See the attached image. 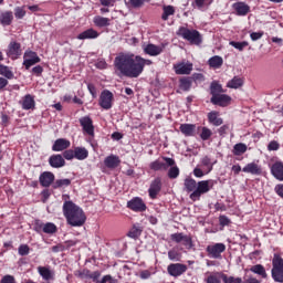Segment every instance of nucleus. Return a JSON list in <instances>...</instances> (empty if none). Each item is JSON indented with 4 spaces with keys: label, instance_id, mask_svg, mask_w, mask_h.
<instances>
[{
    "label": "nucleus",
    "instance_id": "obj_1",
    "mask_svg": "<svg viewBox=\"0 0 283 283\" xmlns=\"http://www.w3.org/2000/svg\"><path fill=\"white\" fill-rule=\"evenodd\" d=\"M114 70L116 76L127 78H138V63L134 53L120 52L114 60Z\"/></svg>",
    "mask_w": 283,
    "mask_h": 283
},
{
    "label": "nucleus",
    "instance_id": "obj_2",
    "mask_svg": "<svg viewBox=\"0 0 283 283\" xmlns=\"http://www.w3.org/2000/svg\"><path fill=\"white\" fill-rule=\"evenodd\" d=\"M217 181L213 179H208V180H201V181H196V179L192 178H186L184 181V187L185 191L190 193L189 198L193 202L196 200H200L205 193H209L213 187H216Z\"/></svg>",
    "mask_w": 283,
    "mask_h": 283
},
{
    "label": "nucleus",
    "instance_id": "obj_3",
    "mask_svg": "<svg viewBox=\"0 0 283 283\" xmlns=\"http://www.w3.org/2000/svg\"><path fill=\"white\" fill-rule=\"evenodd\" d=\"M63 214L70 227H83V224H85V220H87L83 209L72 201H65L63 203Z\"/></svg>",
    "mask_w": 283,
    "mask_h": 283
},
{
    "label": "nucleus",
    "instance_id": "obj_4",
    "mask_svg": "<svg viewBox=\"0 0 283 283\" xmlns=\"http://www.w3.org/2000/svg\"><path fill=\"white\" fill-rule=\"evenodd\" d=\"M178 35L189 41L192 45H200L202 43V35L197 30H189L185 27L179 28Z\"/></svg>",
    "mask_w": 283,
    "mask_h": 283
},
{
    "label": "nucleus",
    "instance_id": "obj_5",
    "mask_svg": "<svg viewBox=\"0 0 283 283\" xmlns=\"http://www.w3.org/2000/svg\"><path fill=\"white\" fill-rule=\"evenodd\" d=\"M271 273L274 282L283 283V259L277 253L272 259Z\"/></svg>",
    "mask_w": 283,
    "mask_h": 283
},
{
    "label": "nucleus",
    "instance_id": "obj_6",
    "mask_svg": "<svg viewBox=\"0 0 283 283\" xmlns=\"http://www.w3.org/2000/svg\"><path fill=\"white\" fill-rule=\"evenodd\" d=\"M164 161H160V159H156L155 161H151L149 164V168L153 171H167V169H169V167H174V165H176V160L174 158H169V157H163Z\"/></svg>",
    "mask_w": 283,
    "mask_h": 283
},
{
    "label": "nucleus",
    "instance_id": "obj_7",
    "mask_svg": "<svg viewBox=\"0 0 283 283\" xmlns=\"http://www.w3.org/2000/svg\"><path fill=\"white\" fill-rule=\"evenodd\" d=\"M209 258L213 260H222V253L227 251V245L224 243H214L212 245H208L206 249Z\"/></svg>",
    "mask_w": 283,
    "mask_h": 283
},
{
    "label": "nucleus",
    "instance_id": "obj_8",
    "mask_svg": "<svg viewBox=\"0 0 283 283\" xmlns=\"http://www.w3.org/2000/svg\"><path fill=\"white\" fill-rule=\"evenodd\" d=\"M172 69L175 70V74L189 75L191 72H193V63L189 61H182L174 64Z\"/></svg>",
    "mask_w": 283,
    "mask_h": 283
},
{
    "label": "nucleus",
    "instance_id": "obj_9",
    "mask_svg": "<svg viewBox=\"0 0 283 283\" xmlns=\"http://www.w3.org/2000/svg\"><path fill=\"white\" fill-rule=\"evenodd\" d=\"M36 63H41V57L34 51H27L23 55V65L25 70H30L32 65H36Z\"/></svg>",
    "mask_w": 283,
    "mask_h": 283
},
{
    "label": "nucleus",
    "instance_id": "obj_10",
    "mask_svg": "<svg viewBox=\"0 0 283 283\" xmlns=\"http://www.w3.org/2000/svg\"><path fill=\"white\" fill-rule=\"evenodd\" d=\"M127 208L130 211H135L136 213H143V211H147V205L145 201L140 199V197H135L127 202Z\"/></svg>",
    "mask_w": 283,
    "mask_h": 283
},
{
    "label": "nucleus",
    "instance_id": "obj_11",
    "mask_svg": "<svg viewBox=\"0 0 283 283\" xmlns=\"http://www.w3.org/2000/svg\"><path fill=\"white\" fill-rule=\"evenodd\" d=\"M168 275L171 277H180L184 273H187V265L182 263H170L167 266Z\"/></svg>",
    "mask_w": 283,
    "mask_h": 283
},
{
    "label": "nucleus",
    "instance_id": "obj_12",
    "mask_svg": "<svg viewBox=\"0 0 283 283\" xmlns=\"http://www.w3.org/2000/svg\"><path fill=\"white\" fill-rule=\"evenodd\" d=\"M161 189L163 180L160 179V177H157L150 182V187L148 189L149 198H151V200H156Z\"/></svg>",
    "mask_w": 283,
    "mask_h": 283
},
{
    "label": "nucleus",
    "instance_id": "obj_13",
    "mask_svg": "<svg viewBox=\"0 0 283 283\" xmlns=\"http://www.w3.org/2000/svg\"><path fill=\"white\" fill-rule=\"evenodd\" d=\"M114 101V94L109 91H103L99 96V106L103 109H112V103Z\"/></svg>",
    "mask_w": 283,
    "mask_h": 283
},
{
    "label": "nucleus",
    "instance_id": "obj_14",
    "mask_svg": "<svg viewBox=\"0 0 283 283\" xmlns=\"http://www.w3.org/2000/svg\"><path fill=\"white\" fill-rule=\"evenodd\" d=\"M144 52L145 54H148V56H160V54L165 52V44H147L144 46Z\"/></svg>",
    "mask_w": 283,
    "mask_h": 283
},
{
    "label": "nucleus",
    "instance_id": "obj_15",
    "mask_svg": "<svg viewBox=\"0 0 283 283\" xmlns=\"http://www.w3.org/2000/svg\"><path fill=\"white\" fill-rule=\"evenodd\" d=\"M210 103H212V105H219V107H227L228 105H231V96L227 94H219L217 96H212Z\"/></svg>",
    "mask_w": 283,
    "mask_h": 283
},
{
    "label": "nucleus",
    "instance_id": "obj_16",
    "mask_svg": "<svg viewBox=\"0 0 283 283\" xmlns=\"http://www.w3.org/2000/svg\"><path fill=\"white\" fill-rule=\"evenodd\" d=\"M270 171L276 180H280V182H283V163L282 161L274 163L271 166Z\"/></svg>",
    "mask_w": 283,
    "mask_h": 283
},
{
    "label": "nucleus",
    "instance_id": "obj_17",
    "mask_svg": "<svg viewBox=\"0 0 283 283\" xmlns=\"http://www.w3.org/2000/svg\"><path fill=\"white\" fill-rule=\"evenodd\" d=\"M7 54L10 59H19L21 56V43L10 42Z\"/></svg>",
    "mask_w": 283,
    "mask_h": 283
},
{
    "label": "nucleus",
    "instance_id": "obj_18",
    "mask_svg": "<svg viewBox=\"0 0 283 283\" xmlns=\"http://www.w3.org/2000/svg\"><path fill=\"white\" fill-rule=\"evenodd\" d=\"M233 10H235L238 17H247L251 12V7L245 2H235L232 4Z\"/></svg>",
    "mask_w": 283,
    "mask_h": 283
},
{
    "label": "nucleus",
    "instance_id": "obj_19",
    "mask_svg": "<svg viewBox=\"0 0 283 283\" xmlns=\"http://www.w3.org/2000/svg\"><path fill=\"white\" fill-rule=\"evenodd\" d=\"M70 145H72V143H70L69 139L59 138L54 142L52 151H65V149H70Z\"/></svg>",
    "mask_w": 283,
    "mask_h": 283
},
{
    "label": "nucleus",
    "instance_id": "obj_20",
    "mask_svg": "<svg viewBox=\"0 0 283 283\" xmlns=\"http://www.w3.org/2000/svg\"><path fill=\"white\" fill-rule=\"evenodd\" d=\"M49 165L53 167V169H61V167H65V159L62 155H52L49 158Z\"/></svg>",
    "mask_w": 283,
    "mask_h": 283
},
{
    "label": "nucleus",
    "instance_id": "obj_21",
    "mask_svg": "<svg viewBox=\"0 0 283 283\" xmlns=\"http://www.w3.org/2000/svg\"><path fill=\"white\" fill-rule=\"evenodd\" d=\"M80 124L83 127V130L86 132L88 136H94V124H92V118L82 117Z\"/></svg>",
    "mask_w": 283,
    "mask_h": 283
},
{
    "label": "nucleus",
    "instance_id": "obj_22",
    "mask_svg": "<svg viewBox=\"0 0 283 283\" xmlns=\"http://www.w3.org/2000/svg\"><path fill=\"white\" fill-rule=\"evenodd\" d=\"M242 171L244 174H251L252 176H261L262 175V167H260L255 163H250L245 167H243Z\"/></svg>",
    "mask_w": 283,
    "mask_h": 283
},
{
    "label": "nucleus",
    "instance_id": "obj_23",
    "mask_svg": "<svg viewBox=\"0 0 283 283\" xmlns=\"http://www.w3.org/2000/svg\"><path fill=\"white\" fill-rule=\"evenodd\" d=\"M54 175L51 171H44L40 175L39 180L42 187H50L54 182Z\"/></svg>",
    "mask_w": 283,
    "mask_h": 283
},
{
    "label": "nucleus",
    "instance_id": "obj_24",
    "mask_svg": "<svg viewBox=\"0 0 283 283\" xmlns=\"http://www.w3.org/2000/svg\"><path fill=\"white\" fill-rule=\"evenodd\" d=\"M104 165L107 169H116L120 165V157L116 155H109L104 159Z\"/></svg>",
    "mask_w": 283,
    "mask_h": 283
},
{
    "label": "nucleus",
    "instance_id": "obj_25",
    "mask_svg": "<svg viewBox=\"0 0 283 283\" xmlns=\"http://www.w3.org/2000/svg\"><path fill=\"white\" fill-rule=\"evenodd\" d=\"M12 21H14V14L12 11H2L0 12V23L4 28L8 25H12Z\"/></svg>",
    "mask_w": 283,
    "mask_h": 283
},
{
    "label": "nucleus",
    "instance_id": "obj_26",
    "mask_svg": "<svg viewBox=\"0 0 283 283\" xmlns=\"http://www.w3.org/2000/svg\"><path fill=\"white\" fill-rule=\"evenodd\" d=\"M38 273L39 275H41L43 280H45V282H50V280H54V271H52L48 266H39Z\"/></svg>",
    "mask_w": 283,
    "mask_h": 283
},
{
    "label": "nucleus",
    "instance_id": "obj_27",
    "mask_svg": "<svg viewBox=\"0 0 283 283\" xmlns=\"http://www.w3.org/2000/svg\"><path fill=\"white\" fill-rule=\"evenodd\" d=\"M93 23L96 28H109V25H112V20L102 15H95L93 18Z\"/></svg>",
    "mask_w": 283,
    "mask_h": 283
},
{
    "label": "nucleus",
    "instance_id": "obj_28",
    "mask_svg": "<svg viewBox=\"0 0 283 283\" xmlns=\"http://www.w3.org/2000/svg\"><path fill=\"white\" fill-rule=\"evenodd\" d=\"M98 36H101V33H98V31H96L94 29H88V30H85L84 32L80 33L77 35V39L80 41H85V39H98Z\"/></svg>",
    "mask_w": 283,
    "mask_h": 283
},
{
    "label": "nucleus",
    "instance_id": "obj_29",
    "mask_svg": "<svg viewBox=\"0 0 283 283\" xmlns=\"http://www.w3.org/2000/svg\"><path fill=\"white\" fill-rule=\"evenodd\" d=\"M224 279V273L222 272H212L209 273L208 276L205 279L206 283H222Z\"/></svg>",
    "mask_w": 283,
    "mask_h": 283
},
{
    "label": "nucleus",
    "instance_id": "obj_30",
    "mask_svg": "<svg viewBox=\"0 0 283 283\" xmlns=\"http://www.w3.org/2000/svg\"><path fill=\"white\" fill-rule=\"evenodd\" d=\"M208 122L210 123V125H213L214 127H220V125H222L223 123L222 118L220 117V114L216 111L208 113Z\"/></svg>",
    "mask_w": 283,
    "mask_h": 283
},
{
    "label": "nucleus",
    "instance_id": "obj_31",
    "mask_svg": "<svg viewBox=\"0 0 283 283\" xmlns=\"http://www.w3.org/2000/svg\"><path fill=\"white\" fill-rule=\"evenodd\" d=\"M181 134L187 137L196 135V125L195 124H181L179 127Z\"/></svg>",
    "mask_w": 283,
    "mask_h": 283
},
{
    "label": "nucleus",
    "instance_id": "obj_32",
    "mask_svg": "<svg viewBox=\"0 0 283 283\" xmlns=\"http://www.w3.org/2000/svg\"><path fill=\"white\" fill-rule=\"evenodd\" d=\"M224 63V60L220 55H214L208 60V65L213 70H220Z\"/></svg>",
    "mask_w": 283,
    "mask_h": 283
},
{
    "label": "nucleus",
    "instance_id": "obj_33",
    "mask_svg": "<svg viewBox=\"0 0 283 283\" xmlns=\"http://www.w3.org/2000/svg\"><path fill=\"white\" fill-rule=\"evenodd\" d=\"M137 59V71L139 76L143 74L144 70H145V65H151V60H146L143 59L140 55H136Z\"/></svg>",
    "mask_w": 283,
    "mask_h": 283
},
{
    "label": "nucleus",
    "instance_id": "obj_34",
    "mask_svg": "<svg viewBox=\"0 0 283 283\" xmlns=\"http://www.w3.org/2000/svg\"><path fill=\"white\" fill-rule=\"evenodd\" d=\"M34 97L32 95L28 94L22 99V109H34Z\"/></svg>",
    "mask_w": 283,
    "mask_h": 283
},
{
    "label": "nucleus",
    "instance_id": "obj_35",
    "mask_svg": "<svg viewBox=\"0 0 283 283\" xmlns=\"http://www.w3.org/2000/svg\"><path fill=\"white\" fill-rule=\"evenodd\" d=\"M74 151L76 160H85L90 156V151L85 147H75Z\"/></svg>",
    "mask_w": 283,
    "mask_h": 283
},
{
    "label": "nucleus",
    "instance_id": "obj_36",
    "mask_svg": "<svg viewBox=\"0 0 283 283\" xmlns=\"http://www.w3.org/2000/svg\"><path fill=\"white\" fill-rule=\"evenodd\" d=\"M163 10H164L161 14L163 21H168L169 17H174V14H176V9L174 8V6H164Z\"/></svg>",
    "mask_w": 283,
    "mask_h": 283
},
{
    "label": "nucleus",
    "instance_id": "obj_37",
    "mask_svg": "<svg viewBox=\"0 0 283 283\" xmlns=\"http://www.w3.org/2000/svg\"><path fill=\"white\" fill-rule=\"evenodd\" d=\"M251 273H255V275H260L263 279H266V269H264V265L256 264L250 268Z\"/></svg>",
    "mask_w": 283,
    "mask_h": 283
},
{
    "label": "nucleus",
    "instance_id": "obj_38",
    "mask_svg": "<svg viewBox=\"0 0 283 283\" xmlns=\"http://www.w3.org/2000/svg\"><path fill=\"white\" fill-rule=\"evenodd\" d=\"M0 75L4 76V78L12 81L14 78V73L12 70L9 69V66H6L3 64H0Z\"/></svg>",
    "mask_w": 283,
    "mask_h": 283
},
{
    "label": "nucleus",
    "instance_id": "obj_39",
    "mask_svg": "<svg viewBox=\"0 0 283 283\" xmlns=\"http://www.w3.org/2000/svg\"><path fill=\"white\" fill-rule=\"evenodd\" d=\"M222 93H224V90H222V85L218 84V82H212L210 85V94L212 96H218Z\"/></svg>",
    "mask_w": 283,
    "mask_h": 283
},
{
    "label": "nucleus",
    "instance_id": "obj_40",
    "mask_svg": "<svg viewBox=\"0 0 283 283\" xmlns=\"http://www.w3.org/2000/svg\"><path fill=\"white\" fill-rule=\"evenodd\" d=\"M232 154L234 156H242V154H247L245 144L239 143L233 146Z\"/></svg>",
    "mask_w": 283,
    "mask_h": 283
},
{
    "label": "nucleus",
    "instance_id": "obj_41",
    "mask_svg": "<svg viewBox=\"0 0 283 283\" xmlns=\"http://www.w3.org/2000/svg\"><path fill=\"white\" fill-rule=\"evenodd\" d=\"M72 185V180L70 179H57L53 184V189H63L65 187H70Z\"/></svg>",
    "mask_w": 283,
    "mask_h": 283
},
{
    "label": "nucleus",
    "instance_id": "obj_42",
    "mask_svg": "<svg viewBox=\"0 0 283 283\" xmlns=\"http://www.w3.org/2000/svg\"><path fill=\"white\" fill-rule=\"evenodd\" d=\"M227 87H230V90H238V87H242V78L234 76L228 82Z\"/></svg>",
    "mask_w": 283,
    "mask_h": 283
},
{
    "label": "nucleus",
    "instance_id": "obj_43",
    "mask_svg": "<svg viewBox=\"0 0 283 283\" xmlns=\"http://www.w3.org/2000/svg\"><path fill=\"white\" fill-rule=\"evenodd\" d=\"M191 80L189 77H182L179 81V87L180 90H182L184 92H189V90H191Z\"/></svg>",
    "mask_w": 283,
    "mask_h": 283
},
{
    "label": "nucleus",
    "instance_id": "obj_44",
    "mask_svg": "<svg viewBox=\"0 0 283 283\" xmlns=\"http://www.w3.org/2000/svg\"><path fill=\"white\" fill-rule=\"evenodd\" d=\"M169 170H168V178H170V180H176V178H178L180 176V168H178V166H176V164L174 166H169Z\"/></svg>",
    "mask_w": 283,
    "mask_h": 283
},
{
    "label": "nucleus",
    "instance_id": "obj_45",
    "mask_svg": "<svg viewBox=\"0 0 283 283\" xmlns=\"http://www.w3.org/2000/svg\"><path fill=\"white\" fill-rule=\"evenodd\" d=\"M229 45H231L235 50H239V52H243L244 48H249V42H247V41H243V42L230 41Z\"/></svg>",
    "mask_w": 283,
    "mask_h": 283
},
{
    "label": "nucleus",
    "instance_id": "obj_46",
    "mask_svg": "<svg viewBox=\"0 0 283 283\" xmlns=\"http://www.w3.org/2000/svg\"><path fill=\"white\" fill-rule=\"evenodd\" d=\"M42 231L44 233H49V234L56 233V224H54L52 222H48V223L43 224Z\"/></svg>",
    "mask_w": 283,
    "mask_h": 283
},
{
    "label": "nucleus",
    "instance_id": "obj_47",
    "mask_svg": "<svg viewBox=\"0 0 283 283\" xmlns=\"http://www.w3.org/2000/svg\"><path fill=\"white\" fill-rule=\"evenodd\" d=\"M180 252H178L177 250H169L168 251V259L171 261V262H180Z\"/></svg>",
    "mask_w": 283,
    "mask_h": 283
},
{
    "label": "nucleus",
    "instance_id": "obj_48",
    "mask_svg": "<svg viewBox=\"0 0 283 283\" xmlns=\"http://www.w3.org/2000/svg\"><path fill=\"white\" fill-rule=\"evenodd\" d=\"M211 136H213V132H211V129H209L208 127L201 128V134H200L201 140H209Z\"/></svg>",
    "mask_w": 283,
    "mask_h": 283
},
{
    "label": "nucleus",
    "instance_id": "obj_49",
    "mask_svg": "<svg viewBox=\"0 0 283 283\" xmlns=\"http://www.w3.org/2000/svg\"><path fill=\"white\" fill-rule=\"evenodd\" d=\"M187 234L182 233V232H178V233H172L170 235V239L172 240V242H176V244H180V242H182V240H185V237Z\"/></svg>",
    "mask_w": 283,
    "mask_h": 283
},
{
    "label": "nucleus",
    "instance_id": "obj_50",
    "mask_svg": "<svg viewBox=\"0 0 283 283\" xmlns=\"http://www.w3.org/2000/svg\"><path fill=\"white\" fill-rule=\"evenodd\" d=\"M186 249L191 250L193 249V239H191L190 235L184 237V240L181 241Z\"/></svg>",
    "mask_w": 283,
    "mask_h": 283
},
{
    "label": "nucleus",
    "instance_id": "obj_51",
    "mask_svg": "<svg viewBox=\"0 0 283 283\" xmlns=\"http://www.w3.org/2000/svg\"><path fill=\"white\" fill-rule=\"evenodd\" d=\"M223 283H242V277H234L223 274Z\"/></svg>",
    "mask_w": 283,
    "mask_h": 283
},
{
    "label": "nucleus",
    "instance_id": "obj_52",
    "mask_svg": "<svg viewBox=\"0 0 283 283\" xmlns=\"http://www.w3.org/2000/svg\"><path fill=\"white\" fill-rule=\"evenodd\" d=\"M63 158H65V160H74L75 150L74 149L73 150L72 149L64 150Z\"/></svg>",
    "mask_w": 283,
    "mask_h": 283
},
{
    "label": "nucleus",
    "instance_id": "obj_53",
    "mask_svg": "<svg viewBox=\"0 0 283 283\" xmlns=\"http://www.w3.org/2000/svg\"><path fill=\"white\" fill-rule=\"evenodd\" d=\"M219 224L221 227H229V224H231V219H229V217L222 214L219 217Z\"/></svg>",
    "mask_w": 283,
    "mask_h": 283
},
{
    "label": "nucleus",
    "instance_id": "obj_54",
    "mask_svg": "<svg viewBox=\"0 0 283 283\" xmlns=\"http://www.w3.org/2000/svg\"><path fill=\"white\" fill-rule=\"evenodd\" d=\"M201 163L203 167H208V171L206 174H209L213 170V166L211 165V159L209 157H203Z\"/></svg>",
    "mask_w": 283,
    "mask_h": 283
},
{
    "label": "nucleus",
    "instance_id": "obj_55",
    "mask_svg": "<svg viewBox=\"0 0 283 283\" xmlns=\"http://www.w3.org/2000/svg\"><path fill=\"white\" fill-rule=\"evenodd\" d=\"M19 255H28L30 253V247L28 244H21L18 249Z\"/></svg>",
    "mask_w": 283,
    "mask_h": 283
},
{
    "label": "nucleus",
    "instance_id": "obj_56",
    "mask_svg": "<svg viewBox=\"0 0 283 283\" xmlns=\"http://www.w3.org/2000/svg\"><path fill=\"white\" fill-rule=\"evenodd\" d=\"M14 17L15 19H23V17H25V11L23 10L22 7H17L14 9Z\"/></svg>",
    "mask_w": 283,
    "mask_h": 283
},
{
    "label": "nucleus",
    "instance_id": "obj_57",
    "mask_svg": "<svg viewBox=\"0 0 283 283\" xmlns=\"http://www.w3.org/2000/svg\"><path fill=\"white\" fill-rule=\"evenodd\" d=\"M277 149H280V143H277L276 140H272L269 143L268 145L269 151H277Z\"/></svg>",
    "mask_w": 283,
    "mask_h": 283
},
{
    "label": "nucleus",
    "instance_id": "obj_58",
    "mask_svg": "<svg viewBox=\"0 0 283 283\" xmlns=\"http://www.w3.org/2000/svg\"><path fill=\"white\" fill-rule=\"evenodd\" d=\"M262 36H264V31L252 32L250 34L251 41H260V39H262Z\"/></svg>",
    "mask_w": 283,
    "mask_h": 283
},
{
    "label": "nucleus",
    "instance_id": "obj_59",
    "mask_svg": "<svg viewBox=\"0 0 283 283\" xmlns=\"http://www.w3.org/2000/svg\"><path fill=\"white\" fill-rule=\"evenodd\" d=\"M132 8H143L145 0H129Z\"/></svg>",
    "mask_w": 283,
    "mask_h": 283
},
{
    "label": "nucleus",
    "instance_id": "obj_60",
    "mask_svg": "<svg viewBox=\"0 0 283 283\" xmlns=\"http://www.w3.org/2000/svg\"><path fill=\"white\" fill-rule=\"evenodd\" d=\"M0 283H17V280H14V276L7 274L1 279Z\"/></svg>",
    "mask_w": 283,
    "mask_h": 283
},
{
    "label": "nucleus",
    "instance_id": "obj_61",
    "mask_svg": "<svg viewBox=\"0 0 283 283\" xmlns=\"http://www.w3.org/2000/svg\"><path fill=\"white\" fill-rule=\"evenodd\" d=\"M97 283H116V280H114L112 275L107 274L104 275L101 281H97Z\"/></svg>",
    "mask_w": 283,
    "mask_h": 283
},
{
    "label": "nucleus",
    "instance_id": "obj_62",
    "mask_svg": "<svg viewBox=\"0 0 283 283\" xmlns=\"http://www.w3.org/2000/svg\"><path fill=\"white\" fill-rule=\"evenodd\" d=\"M274 191L275 193L283 199V184H277L275 187H274Z\"/></svg>",
    "mask_w": 283,
    "mask_h": 283
},
{
    "label": "nucleus",
    "instance_id": "obj_63",
    "mask_svg": "<svg viewBox=\"0 0 283 283\" xmlns=\"http://www.w3.org/2000/svg\"><path fill=\"white\" fill-rule=\"evenodd\" d=\"M32 74H34L35 76H41V74H43V66L41 65H36L32 69Z\"/></svg>",
    "mask_w": 283,
    "mask_h": 283
},
{
    "label": "nucleus",
    "instance_id": "obj_64",
    "mask_svg": "<svg viewBox=\"0 0 283 283\" xmlns=\"http://www.w3.org/2000/svg\"><path fill=\"white\" fill-rule=\"evenodd\" d=\"M91 273L92 272L90 270H83L78 273V277H81L82 280H90Z\"/></svg>",
    "mask_w": 283,
    "mask_h": 283
}]
</instances>
